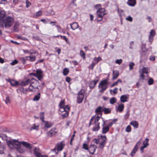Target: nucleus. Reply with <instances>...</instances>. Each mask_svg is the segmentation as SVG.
Here are the masks:
<instances>
[{"mask_svg":"<svg viewBox=\"0 0 157 157\" xmlns=\"http://www.w3.org/2000/svg\"><path fill=\"white\" fill-rule=\"evenodd\" d=\"M14 22V18L11 16H8L5 18L1 24H2V26L4 24L5 27L6 28L11 26Z\"/></svg>","mask_w":157,"mask_h":157,"instance_id":"obj_1","label":"nucleus"},{"mask_svg":"<svg viewBox=\"0 0 157 157\" xmlns=\"http://www.w3.org/2000/svg\"><path fill=\"white\" fill-rule=\"evenodd\" d=\"M21 142H19L17 140H10L7 141V144L12 149H17L21 145Z\"/></svg>","mask_w":157,"mask_h":157,"instance_id":"obj_2","label":"nucleus"},{"mask_svg":"<svg viewBox=\"0 0 157 157\" xmlns=\"http://www.w3.org/2000/svg\"><path fill=\"white\" fill-rule=\"evenodd\" d=\"M108 79H105L101 81L99 83L98 86V88H101L99 90V92L103 93L108 88Z\"/></svg>","mask_w":157,"mask_h":157,"instance_id":"obj_3","label":"nucleus"},{"mask_svg":"<svg viewBox=\"0 0 157 157\" xmlns=\"http://www.w3.org/2000/svg\"><path fill=\"white\" fill-rule=\"evenodd\" d=\"M30 83L29 86V90L30 91L32 92L34 91V89H38V87L39 86L40 83L38 80L32 78L31 79V82Z\"/></svg>","mask_w":157,"mask_h":157,"instance_id":"obj_4","label":"nucleus"},{"mask_svg":"<svg viewBox=\"0 0 157 157\" xmlns=\"http://www.w3.org/2000/svg\"><path fill=\"white\" fill-rule=\"evenodd\" d=\"M85 93V90L83 89H81L78 92L77 96V102L80 104L83 101Z\"/></svg>","mask_w":157,"mask_h":157,"instance_id":"obj_5","label":"nucleus"},{"mask_svg":"<svg viewBox=\"0 0 157 157\" xmlns=\"http://www.w3.org/2000/svg\"><path fill=\"white\" fill-rule=\"evenodd\" d=\"M100 118V117L98 115L95 117L94 123V125L92 128V130L93 131H97L100 128L99 126L100 123L98 122V121Z\"/></svg>","mask_w":157,"mask_h":157,"instance_id":"obj_6","label":"nucleus"},{"mask_svg":"<svg viewBox=\"0 0 157 157\" xmlns=\"http://www.w3.org/2000/svg\"><path fill=\"white\" fill-rule=\"evenodd\" d=\"M101 141L99 143V147L100 149H102L105 144L106 137L105 136H101Z\"/></svg>","mask_w":157,"mask_h":157,"instance_id":"obj_7","label":"nucleus"},{"mask_svg":"<svg viewBox=\"0 0 157 157\" xmlns=\"http://www.w3.org/2000/svg\"><path fill=\"white\" fill-rule=\"evenodd\" d=\"M105 10L104 8H101L97 11V18H100V17H103L105 13Z\"/></svg>","mask_w":157,"mask_h":157,"instance_id":"obj_8","label":"nucleus"},{"mask_svg":"<svg viewBox=\"0 0 157 157\" xmlns=\"http://www.w3.org/2000/svg\"><path fill=\"white\" fill-rule=\"evenodd\" d=\"M43 73L40 69H38L36 71V77H37L38 80L41 81L43 78Z\"/></svg>","mask_w":157,"mask_h":157,"instance_id":"obj_9","label":"nucleus"},{"mask_svg":"<svg viewBox=\"0 0 157 157\" xmlns=\"http://www.w3.org/2000/svg\"><path fill=\"white\" fill-rule=\"evenodd\" d=\"M63 148V146L62 143H60L57 144V146L52 150L53 151L55 152L56 154H57L59 151H61Z\"/></svg>","mask_w":157,"mask_h":157,"instance_id":"obj_10","label":"nucleus"},{"mask_svg":"<svg viewBox=\"0 0 157 157\" xmlns=\"http://www.w3.org/2000/svg\"><path fill=\"white\" fill-rule=\"evenodd\" d=\"M156 33L155 31L153 30H151L150 32V35L149 36L148 39L149 41L152 44L153 40L154 37Z\"/></svg>","mask_w":157,"mask_h":157,"instance_id":"obj_11","label":"nucleus"},{"mask_svg":"<svg viewBox=\"0 0 157 157\" xmlns=\"http://www.w3.org/2000/svg\"><path fill=\"white\" fill-rule=\"evenodd\" d=\"M97 148V147L96 145L94 144L90 145L88 151L92 155H94Z\"/></svg>","mask_w":157,"mask_h":157,"instance_id":"obj_12","label":"nucleus"},{"mask_svg":"<svg viewBox=\"0 0 157 157\" xmlns=\"http://www.w3.org/2000/svg\"><path fill=\"white\" fill-rule=\"evenodd\" d=\"M140 143L139 141H138V142H137V143L135 145L134 147V148H133V150L132 151L131 153V154H130V155L132 157H133L134 155L136 152L137 151V149L138 148V147L140 145Z\"/></svg>","mask_w":157,"mask_h":157,"instance_id":"obj_13","label":"nucleus"},{"mask_svg":"<svg viewBox=\"0 0 157 157\" xmlns=\"http://www.w3.org/2000/svg\"><path fill=\"white\" fill-rule=\"evenodd\" d=\"M34 155L36 157H40L41 155V151L40 149L38 147H35L33 150Z\"/></svg>","mask_w":157,"mask_h":157,"instance_id":"obj_14","label":"nucleus"},{"mask_svg":"<svg viewBox=\"0 0 157 157\" xmlns=\"http://www.w3.org/2000/svg\"><path fill=\"white\" fill-rule=\"evenodd\" d=\"M56 129L55 128H52L47 133V135L49 137L55 135L57 133V132L56 131Z\"/></svg>","mask_w":157,"mask_h":157,"instance_id":"obj_15","label":"nucleus"},{"mask_svg":"<svg viewBox=\"0 0 157 157\" xmlns=\"http://www.w3.org/2000/svg\"><path fill=\"white\" fill-rule=\"evenodd\" d=\"M124 104H119L118 107L116 109V111L120 113H122L124 110Z\"/></svg>","mask_w":157,"mask_h":157,"instance_id":"obj_16","label":"nucleus"},{"mask_svg":"<svg viewBox=\"0 0 157 157\" xmlns=\"http://www.w3.org/2000/svg\"><path fill=\"white\" fill-rule=\"evenodd\" d=\"M103 124H102L103 128L102 129V132L103 134H105L108 132L109 130V126H104L105 124V122L104 121H103Z\"/></svg>","mask_w":157,"mask_h":157,"instance_id":"obj_17","label":"nucleus"},{"mask_svg":"<svg viewBox=\"0 0 157 157\" xmlns=\"http://www.w3.org/2000/svg\"><path fill=\"white\" fill-rule=\"evenodd\" d=\"M6 15V13L4 11H0V23L1 24L6 17H5Z\"/></svg>","mask_w":157,"mask_h":157,"instance_id":"obj_18","label":"nucleus"},{"mask_svg":"<svg viewBox=\"0 0 157 157\" xmlns=\"http://www.w3.org/2000/svg\"><path fill=\"white\" fill-rule=\"evenodd\" d=\"M31 82V80L29 79H27L26 81H22L20 83L19 85L22 86H25L28 85Z\"/></svg>","mask_w":157,"mask_h":157,"instance_id":"obj_19","label":"nucleus"},{"mask_svg":"<svg viewBox=\"0 0 157 157\" xmlns=\"http://www.w3.org/2000/svg\"><path fill=\"white\" fill-rule=\"evenodd\" d=\"M119 71L117 70L113 71V77L112 79L113 80L116 79L119 75Z\"/></svg>","mask_w":157,"mask_h":157,"instance_id":"obj_20","label":"nucleus"},{"mask_svg":"<svg viewBox=\"0 0 157 157\" xmlns=\"http://www.w3.org/2000/svg\"><path fill=\"white\" fill-rule=\"evenodd\" d=\"M103 108L101 106H100L97 107L95 110L96 113L98 114H100L101 117V116L102 112L103 111Z\"/></svg>","mask_w":157,"mask_h":157,"instance_id":"obj_21","label":"nucleus"},{"mask_svg":"<svg viewBox=\"0 0 157 157\" xmlns=\"http://www.w3.org/2000/svg\"><path fill=\"white\" fill-rule=\"evenodd\" d=\"M21 143L24 146L27 148L31 150L32 148V147L31 145L26 142H21Z\"/></svg>","mask_w":157,"mask_h":157,"instance_id":"obj_22","label":"nucleus"},{"mask_svg":"<svg viewBox=\"0 0 157 157\" xmlns=\"http://www.w3.org/2000/svg\"><path fill=\"white\" fill-rule=\"evenodd\" d=\"M8 81L10 83L11 85L13 86H16L19 84L18 82L13 80L8 79Z\"/></svg>","mask_w":157,"mask_h":157,"instance_id":"obj_23","label":"nucleus"},{"mask_svg":"<svg viewBox=\"0 0 157 157\" xmlns=\"http://www.w3.org/2000/svg\"><path fill=\"white\" fill-rule=\"evenodd\" d=\"M70 107L68 105H66L65 107H59V111L61 112L69 111Z\"/></svg>","mask_w":157,"mask_h":157,"instance_id":"obj_24","label":"nucleus"},{"mask_svg":"<svg viewBox=\"0 0 157 157\" xmlns=\"http://www.w3.org/2000/svg\"><path fill=\"white\" fill-rule=\"evenodd\" d=\"M99 80L98 79L96 80H94L92 81L89 85V87L90 88L93 89L97 84Z\"/></svg>","mask_w":157,"mask_h":157,"instance_id":"obj_25","label":"nucleus"},{"mask_svg":"<svg viewBox=\"0 0 157 157\" xmlns=\"http://www.w3.org/2000/svg\"><path fill=\"white\" fill-rule=\"evenodd\" d=\"M130 124L132 125L135 128H137L139 126V123L137 121H133L130 123Z\"/></svg>","mask_w":157,"mask_h":157,"instance_id":"obj_26","label":"nucleus"},{"mask_svg":"<svg viewBox=\"0 0 157 157\" xmlns=\"http://www.w3.org/2000/svg\"><path fill=\"white\" fill-rule=\"evenodd\" d=\"M21 94H26L28 92H29L30 90L29 88H26L25 89L23 88H20L18 90Z\"/></svg>","mask_w":157,"mask_h":157,"instance_id":"obj_27","label":"nucleus"},{"mask_svg":"<svg viewBox=\"0 0 157 157\" xmlns=\"http://www.w3.org/2000/svg\"><path fill=\"white\" fill-rule=\"evenodd\" d=\"M128 95H122L120 97V101L123 102H124L127 101Z\"/></svg>","mask_w":157,"mask_h":157,"instance_id":"obj_28","label":"nucleus"},{"mask_svg":"<svg viewBox=\"0 0 157 157\" xmlns=\"http://www.w3.org/2000/svg\"><path fill=\"white\" fill-rule=\"evenodd\" d=\"M136 0H128L127 4L131 6H134L136 4Z\"/></svg>","mask_w":157,"mask_h":157,"instance_id":"obj_29","label":"nucleus"},{"mask_svg":"<svg viewBox=\"0 0 157 157\" xmlns=\"http://www.w3.org/2000/svg\"><path fill=\"white\" fill-rule=\"evenodd\" d=\"M102 111L104 112L105 114L110 113L111 112V108L104 107L103 108Z\"/></svg>","mask_w":157,"mask_h":157,"instance_id":"obj_30","label":"nucleus"},{"mask_svg":"<svg viewBox=\"0 0 157 157\" xmlns=\"http://www.w3.org/2000/svg\"><path fill=\"white\" fill-rule=\"evenodd\" d=\"M70 26L71 29L73 30H75L78 27V25L77 22H73L70 24Z\"/></svg>","mask_w":157,"mask_h":157,"instance_id":"obj_31","label":"nucleus"},{"mask_svg":"<svg viewBox=\"0 0 157 157\" xmlns=\"http://www.w3.org/2000/svg\"><path fill=\"white\" fill-rule=\"evenodd\" d=\"M44 127L46 128H51L53 125V124L48 121H45Z\"/></svg>","mask_w":157,"mask_h":157,"instance_id":"obj_32","label":"nucleus"},{"mask_svg":"<svg viewBox=\"0 0 157 157\" xmlns=\"http://www.w3.org/2000/svg\"><path fill=\"white\" fill-rule=\"evenodd\" d=\"M19 26V23L16 22L13 26V31L15 32H18L19 31L18 27Z\"/></svg>","mask_w":157,"mask_h":157,"instance_id":"obj_33","label":"nucleus"},{"mask_svg":"<svg viewBox=\"0 0 157 157\" xmlns=\"http://www.w3.org/2000/svg\"><path fill=\"white\" fill-rule=\"evenodd\" d=\"M16 150L21 153H24L25 151L24 147L21 146V145L19 146V147H18V148L16 149Z\"/></svg>","mask_w":157,"mask_h":157,"instance_id":"obj_34","label":"nucleus"},{"mask_svg":"<svg viewBox=\"0 0 157 157\" xmlns=\"http://www.w3.org/2000/svg\"><path fill=\"white\" fill-rule=\"evenodd\" d=\"M117 102V99L115 97H113L109 100V102L110 104L113 105Z\"/></svg>","mask_w":157,"mask_h":157,"instance_id":"obj_35","label":"nucleus"},{"mask_svg":"<svg viewBox=\"0 0 157 157\" xmlns=\"http://www.w3.org/2000/svg\"><path fill=\"white\" fill-rule=\"evenodd\" d=\"M69 71V70L68 68H66L63 69V74L64 75H67L68 74Z\"/></svg>","mask_w":157,"mask_h":157,"instance_id":"obj_36","label":"nucleus"},{"mask_svg":"<svg viewBox=\"0 0 157 157\" xmlns=\"http://www.w3.org/2000/svg\"><path fill=\"white\" fill-rule=\"evenodd\" d=\"M26 58H29V60H30L31 62H33L35 61L36 59V57L35 56H26Z\"/></svg>","mask_w":157,"mask_h":157,"instance_id":"obj_37","label":"nucleus"},{"mask_svg":"<svg viewBox=\"0 0 157 157\" xmlns=\"http://www.w3.org/2000/svg\"><path fill=\"white\" fill-rule=\"evenodd\" d=\"M44 112H42L40 113V119L41 120V121H42V122H45V121L44 120Z\"/></svg>","mask_w":157,"mask_h":157,"instance_id":"obj_38","label":"nucleus"},{"mask_svg":"<svg viewBox=\"0 0 157 157\" xmlns=\"http://www.w3.org/2000/svg\"><path fill=\"white\" fill-rule=\"evenodd\" d=\"M40 98V93H39L36 95H35L33 98V100L35 101H38Z\"/></svg>","mask_w":157,"mask_h":157,"instance_id":"obj_39","label":"nucleus"},{"mask_svg":"<svg viewBox=\"0 0 157 157\" xmlns=\"http://www.w3.org/2000/svg\"><path fill=\"white\" fill-rule=\"evenodd\" d=\"M101 136L100 138H98V139H95L93 140V141L94 142V143H95L96 144H98L99 143V142L101 141Z\"/></svg>","mask_w":157,"mask_h":157,"instance_id":"obj_40","label":"nucleus"},{"mask_svg":"<svg viewBox=\"0 0 157 157\" xmlns=\"http://www.w3.org/2000/svg\"><path fill=\"white\" fill-rule=\"evenodd\" d=\"M80 55L81 57H82L83 58V59H85L86 58V54L83 50L80 51Z\"/></svg>","mask_w":157,"mask_h":157,"instance_id":"obj_41","label":"nucleus"},{"mask_svg":"<svg viewBox=\"0 0 157 157\" xmlns=\"http://www.w3.org/2000/svg\"><path fill=\"white\" fill-rule=\"evenodd\" d=\"M1 138L2 140H6L7 138V136L6 134H0V138Z\"/></svg>","mask_w":157,"mask_h":157,"instance_id":"obj_42","label":"nucleus"},{"mask_svg":"<svg viewBox=\"0 0 157 157\" xmlns=\"http://www.w3.org/2000/svg\"><path fill=\"white\" fill-rule=\"evenodd\" d=\"M64 100H62L60 102L59 104V107H65L66 105L65 104Z\"/></svg>","mask_w":157,"mask_h":157,"instance_id":"obj_43","label":"nucleus"},{"mask_svg":"<svg viewBox=\"0 0 157 157\" xmlns=\"http://www.w3.org/2000/svg\"><path fill=\"white\" fill-rule=\"evenodd\" d=\"M42 14V11L40 10L36 13V15L34 16V17L35 18H36L37 17H39L41 16Z\"/></svg>","mask_w":157,"mask_h":157,"instance_id":"obj_44","label":"nucleus"},{"mask_svg":"<svg viewBox=\"0 0 157 157\" xmlns=\"http://www.w3.org/2000/svg\"><path fill=\"white\" fill-rule=\"evenodd\" d=\"M69 111H67L65 112L64 113H63L62 114V117L63 119L65 118L67 116H68L69 114Z\"/></svg>","mask_w":157,"mask_h":157,"instance_id":"obj_45","label":"nucleus"},{"mask_svg":"<svg viewBox=\"0 0 157 157\" xmlns=\"http://www.w3.org/2000/svg\"><path fill=\"white\" fill-rule=\"evenodd\" d=\"M39 127V125H36V124H34L33 126L31 127L30 128V130H32L33 129H35L36 130H37L38 129V128Z\"/></svg>","mask_w":157,"mask_h":157,"instance_id":"obj_46","label":"nucleus"},{"mask_svg":"<svg viewBox=\"0 0 157 157\" xmlns=\"http://www.w3.org/2000/svg\"><path fill=\"white\" fill-rule=\"evenodd\" d=\"M21 60L23 64H25L26 60H29L28 58H26V56L25 57H22L21 58Z\"/></svg>","mask_w":157,"mask_h":157,"instance_id":"obj_47","label":"nucleus"},{"mask_svg":"<svg viewBox=\"0 0 157 157\" xmlns=\"http://www.w3.org/2000/svg\"><path fill=\"white\" fill-rule=\"evenodd\" d=\"M82 148L88 151L89 147H88V145L87 144L84 143L83 144Z\"/></svg>","mask_w":157,"mask_h":157,"instance_id":"obj_48","label":"nucleus"},{"mask_svg":"<svg viewBox=\"0 0 157 157\" xmlns=\"http://www.w3.org/2000/svg\"><path fill=\"white\" fill-rule=\"evenodd\" d=\"M139 72L140 73V78L139 79V80L140 81L142 80H144L145 79V76L144 75V73L141 72H140V71Z\"/></svg>","mask_w":157,"mask_h":157,"instance_id":"obj_49","label":"nucleus"},{"mask_svg":"<svg viewBox=\"0 0 157 157\" xmlns=\"http://www.w3.org/2000/svg\"><path fill=\"white\" fill-rule=\"evenodd\" d=\"M148 68L147 67H144L142 70V73L147 74L148 73Z\"/></svg>","mask_w":157,"mask_h":157,"instance_id":"obj_50","label":"nucleus"},{"mask_svg":"<svg viewBox=\"0 0 157 157\" xmlns=\"http://www.w3.org/2000/svg\"><path fill=\"white\" fill-rule=\"evenodd\" d=\"M148 84L149 85H151L153 84L154 83V80L153 78H150L148 80Z\"/></svg>","mask_w":157,"mask_h":157,"instance_id":"obj_51","label":"nucleus"},{"mask_svg":"<svg viewBox=\"0 0 157 157\" xmlns=\"http://www.w3.org/2000/svg\"><path fill=\"white\" fill-rule=\"evenodd\" d=\"M135 65V64L134 63L131 62L129 64V70H132L133 69V67Z\"/></svg>","mask_w":157,"mask_h":157,"instance_id":"obj_52","label":"nucleus"},{"mask_svg":"<svg viewBox=\"0 0 157 157\" xmlns=\"http://www.w3.org/2000/svg\"><path fill=\"white\" fill-rule=\"evenodd\" d=\"M145 140L146 141H144L143 144V146H145L146 147L148 145V142L149 140V139L147 138H146Z\"/></svg>","mask_w":157,"mask_h":157,"instance_id":"obj_53","label":"nucleus"},{"mask_svg":"<svg viewBox=\"0 0 157 157\" xmlns=\"http://www.w3.org/2000/svg\"><path fill=\"white\" fill-rule=\"evenodd\" d=\"M94 60L96 62L95 63H97L99 61L101 60V58L100 57H98V58L95 57L94 58Z\"/></svg>","mask_w":157,"mask_h":157,"instance_id":"obj_54","label":"nucleus"},{"mask_svg":"<svg viewBox=\"0 0 157 157\" xmlns=\"http://www.w3.org/2000/svg\"><path fill=\"white\" fill-rule=\"evenodd\" d=\"M131 127L130 126V125H128L126 127V128L125 129V131L126 132H131Z\"/></svg>","mask_w":157,"mask_h":157,"instance_id":"obj_55","label":"nucleus"},{"mask_svg":"<svg viewBox=\"0 0 157 157\" xmlns=\"http://www.w3.org/2000/svg\"><path fill=\"white\" fill-rule=\"evenodd\" d=\"M130 115L129 111L128 110L127 111L126 114L124 115V117L125 118L127 119L128 118Z\"/></svg>","mask_w":157,"mask_h":157,"instance_id":"obj_56","label":"nucleus"},{"mask_svg":"<svg viewBox=\"0 0 157 157\" xmlns=\"http://www.w3.org/2000/svg\"><path fill=\"white\" fill-rule=\"evenodd\" d=\"M10 99L9 96H7L6 97V99L5 100V102L6 104L10 103Z\"/></svg>","mask_w":157,"mask_h":157,"instance_id":"obj_57","label":"nucleus"},{"mask_svg":"<svg viewBox=\"0 0 157 157\" xmlns=\"http://www.w3.org/2000/svg\"><path fill=\"white\" fill-rule=\"evenodd\" d=\"M18 63V60H17L16 59H15L14 60H13V61L10 64L12 65H14L17 63Z\"/></svg>","mask_w":157,"mask_h":157,"instance_id":"obj_58","label":"nucleus"},{"mask_svg":"<svg viewBox=\"0 0 157 157\" xmlns=\"http://www.w3.org/2000/svg\"><path fill=\"white\" fill-rule=\"evenodd\" d=\"M75 136V134H74L72 135V137H71V139L70 140V144L71 145H72V141H73V140H74V138Z\"/></svg>","mask_w":157,"mask_h":157,"instance_id":"obj_59","label":"nucleus"},{"mask_svg":"<svg viewBox=\"0 0 157 157\" xmlns=\"http://www.w3.org/2000/svg\"><path fill=\"white\" fill-rule=\"evenodd\" d=\"M122 62V60L121 59H117L115 62L117 63H118L119 64H120Z\"/></svg>","mask_w":157,"mask_h":157,"instance_id":"obj_60","label":"nucleus"},{"mask_svg":"<svg viewBox=\"0 0 157 157\" xmlns=\"http://www.w3.org/2000/svg\"><path fill=\"white\" fill-rule=\"evenodd\" d=\"M35 40H40L41 39L38 36H33L32 37Z\"/></svg>","mask_w":157,"mask_h":157,"instance_id":"obj_61","label":"nucleus"},{"mask_svg":"<svg viewBox=\"0 0 157 157\" xmlns=\"http://www.w3.org/2000/svg\"><path fill=\"white\" fill-rule=\"evenodd\" d=\"M126 19L127 20L132 22V18L131 17L129 16L128 17L126 18Z\"/></svg>","mask_w":157,"mask_h":157,"instance_id":"obj_62","label":"nucleus"},{"mask_svg":"<svg viewBox=\"0 0 157 157\" xmlns=\"http://www.w3.org/2000/svg\"><path fill=\"white\" fill-rule=\"evenodd\" d=\"M96 64V63L92 62V63L90 64V67H91V69L92 70L94 68V66Z\"/></svg>","mask_w":157,"mask_h":157,"instance_id":"obj_63","label":"nucleus"},{"mask_svg":"<svg viewBox=\"0 0 157 157\" xmlns=\"http://www.w3.org/2000/svg\"><path fill=\"white\" fill-rule=\"evenodd\" d=\"M71 80V78L69 77H67L66 78V81L68 83H69Z\"/></svg>","mask_w":157,"mask_h":157,"instance_id":"obj_64","label":"nucleus"}]
</instances>
